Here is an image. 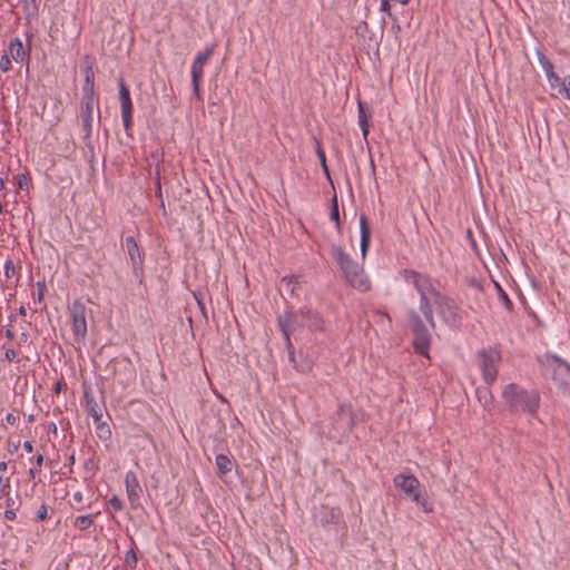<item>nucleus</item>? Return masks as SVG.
<instances>
[{
	"instance_id": "f3484780",
	"label": "nucleus",
	"mask_w": 570,
	"mask_h": 570,
	"mask_svg": "<svg viewBox=\"0 0 570 570\" xmlns=\"http://www.w3.org/2000/svg\"><path fill=\"white\" fill-rule=\"evenodd\" d=\"M288 361L293 367L299 373H309L314 366L313 360L303 352L295 354V347L293 346V355L288 354Z\"/></svg>"
},
{
	"instance_id": "0e129e2a",
	"label": "nucleus",
	"mask_w": 570,
	"mask_h": 570,
	"mask_svg": "<svg viewBox=\"0 0 570 570\" xmlns=\"http://www.w3.org/2000/svg\"><path fill=\"white\" fill-rule=\"evenodd\" d=\"M552 360L559 365V367L562 366V362H566L564 360H562L560 356L558 355H552Z\"/></svg>"
},
{
	"instance_id": "f03ea898",
	"label": "nucleus",
	"mask_w": 570,
	"mask_h": 570,
	"mask_svg": "<svg viewBox=\"0 0 570 570\" xmlns=\"http://www.w3.org/2000/svg\"><path fill=\"white\" fill-rule=\"evenodd\" d=\"M331 255L351 287L363 293L371 288V282L365 274L363 265L354 261L341 246L332 245Z\"/></svg>"
},
{
	"instance_id": "a18cd8bd",
	"label": "nucleus",
	"mask_w": 570,
	"mask_h": 570,
	"mask_svg": "<svg viewBox=\"0 0 570 570\" xmlns=\"http://www.w3.org/2000/svg\"><path fill=\"white\" fill-rule=\"evenodd\" d=\"M10 479L7 476L0 475V494L8 495L10 492Z\"/></svg>"
},
{
	"instance_id": "ea45409f",
	"label": "nucleus",
	"mask_w": 570,
	"mask_h": 570,
	"mask_svg": "<svg viewBox=\"0 0 570 570\" xmlns=\"http://www.w3.org/2000/svg\"><path fill=\"white\" fill-rule=\"evenodd\" d=\"M107 504H108V508L111 509V511L114 513H117V512H119V511H121L124 509V503H122V501L117 495H112L107 501Z\"/></svg>"
},
{
	"instance_id": "680f3d73",
	"label": "nucleus",
	"mask_w": 570,
	"mask_h": 570,
	"mask_svg": "<svg viewBox=\"0 0 570 570\" xmlns=\"http://www.w3.org/2000/svg\"><path fill=\"white\" fill-rule=\"evenodd\" d=\"M43 459H45V458H43V455H42V454H38V455L36 456V464H37V466H38V468H41V466H42Z\"/></svg>"
},
{
	"instance_id": "603ef678",
	"label": "nucleus",
	"mask_w": 570,
	"mask_h": 570,
	"mask_svg": "<svg viewBox=\"0 0 570 570\" xmlns=\"http://www.w3.org/2000/svg\"><path fill=\"white\" fill-rule=\"evenodd\" d=\"M380 11L387 13V16L390 17V13H392V11H391V1L381 0Z\"/></svg>"
},
{
	"instance_id": "7c9ffc66",
	"label": "nucleus",
	"mask_w": 570,
	"mask_h": 570,
	"mask_svg": "<svg viewBox=\"0 0 570 570\" xmlns=\"http://www.w3.org/2000/svg\"><path fill=\"white\" fill-rule=\"evenodd\" d=\"M315 150H316V155L320 159V163H321V166H322V169L324 171V174L326 175V177L330 179L331 178V175H330V169L327 167V164H326V156H325V151L322 147V144L318 139H315Z\"/></svg>"
},
{
	"instance_id": "1a4fd4ad",
	"label": "nucleus",
	"mask_w": 570,
	"mask_h": 570,
	"mask_svg": "<svg viewBox=\"0 0 570 570\" xmlns=\"http://www.w3.org/2000/svg\"><path fill=\"white\" fill-rule=\"evenodd\" d=\"M436 306L438 314L442 321L451 328L459 330L462 325L461 308L453 298L446 297L441 301Z\"/></svg>"
},
{
	"instance_id": "4be33fe9",
	"label": "nucleus",
	"mask_w": 570,
	"mask_h": 570,
	"mask_svg": "<svg viewBox=\"0 0 570 570\" xmlns=\"http://www.w3.org/2000/svg\"><path fill=\"white\" fill-rule=\"evenodd\" d=\"M306 328L311 332L324 331V321L317 312L306 309Z\"/></svg>"
},
{
	"instance_id": "3c124183",
	"label": "nucleus",
	"mask_w": 570,
	"mask_h": 570,
	"mask_svg": "<svg viewBox=\"0 0 570 570\" xmlns=\"http://www.w3.org/2000/svg\"><path fill=\"white\" fill-rule=\"evenodd\" d=\"M20 446V442H12L11 440H8L7 442V450L10 454H14Z\"/></svg>"
},
{
	"instance_id": "f257e3e1",
	"label": "nucleus",
	"mask_w": 570,
	"mask_h": 570,
	"mask_svg": "<svg viewBox=\"0 0 570 570\" xmlns=\"http://www.w3.org/2000/svg\"><path fill=\"white\" fill-rule=\"evenodd\" d=\"M502 399L510 413L537 417L541 401L538 390H527L517 383H509L502 391Z\"/></svg>"
},
{
	"instance_id": "de8ad7c7",
	"label": "nucleus",
	"mask_w": 570,
	"mask_h": 570,
	"mask_svg": "<svg viewBox=\"0 0 570 570\" xmlns=\"http://www.w3.org/2000/svg\"><path fill=\"white\" fill-rule=\"evenodd\" d=\"M390 19L392 20L391 30L395 35V37L397 38V35L401 32V26L399 23V20L396 18V16H394L393 13H390Z\"/></svg>"
},
{
	"instance_id": "69168bd1",
	"label": "nucleus",
	"mask_w": 570,
	"mask_h": 570,
	"mask_svg": "<svg viewBox=\"0 0 570 570\" xmlns=\"http://www.w3.org/2000/svg\"><path fill=\"white\" fill-rule=\"evenodd\" d=\"M28 474H29V476H30L31 479H35V478H36V475H37V470H36V469H33V468H31V469H29Z\"/></svg>"
},
{
	"instance_id": "39448f33",
	"label": "nucleus",
	"mask_w": 570,
	"mask_h": 570,
	"mask_svg": "<svg viewBox=\"0 0 570 570\" xmlns=\"http://www.w3.org/2000/svg\"><path fill=\"white\" fill-rule=\"evenodd\" d=\"M479 367L482 372L483 381L492 385L499 373L501 362V348L499 345L484 347L478 351Z\"/></svg>"
},
{
	"instance_id": "338daca9",
	"label": "nucleus",
	"mask_w": 570,
	"mask_h": 570,
	"mask_svg": "<svg viewBox=\"0 0 570 570\" xmlns=\"http://www.w3.org/2000/svg\"><path fill=\"white\" fill-rule=\"evenodd\" d=\"M8 469V463L6 461L0 462V471L6 472Z\"/></svg>"
},
{
	"instance_id": "a878e982",
	"label": "nucleus",
	"mask_w": 570,
	"mask_h": 570,
	"mask_svg": "<svg viewBox=\"0 0 570 570\" xmlns=\"http://www.w3.org/2000/svg\"><path fill=\"white\" fill-rule=\"evenodd\" d=\"M96 434L99 440L102 442H108L111 440V429L108 423L104 422L102 419H99V421H94Z\"/></svg>"
},
{
	"instance_id": "aec40b11",
	"label": "nucleus",
	"mask_w": 570,
	"mask_h": 570,
	"mask_svg": "<svg viewBox=\"0 0 570 570\" xmlns=\"http://www.w3.org/2000/svg\"><path fill=\"white\" fill-rule=\"evenodd\" d=\"M106 371L109 372L112 376H116L121 371L129 372V373L134 372L130 361L126 357L112 358L107 364Z\"/></svg>"
},
{
	"instance_id": "6ab92c4d",
	"label": "nucleus",
	"mask_w": 570,
	"mask_h": 570,
	"mask_svg": "<svg viewBox=\"0 0 570 570\" xmlns=\"http://www.w3.org/2000/svg\"><path fill=\"white\" fill-rule=\"evenodd\" d=\"M8 55L16 62H22L26 58L29 61L30 49L26 51L21 39L14 38L9 43Z\"/></svg>"
},
{
	"instance_id": "c85d7f7f",
	"label": "nucleus",
	"mask_w": 570,
	"mask_h": 570,
	"mask_svg": "<svg viewBox=\"0 0 570 570\" xmlns=\"http://www.w3.org/2000/svg\"><path fill=\"white\" fill-rule=\"evenodd\" d=\"M81 99H98L95 92V78H85Z\"/></svg>"
},
{
	"instance_id": "2eb2a0df",
	"label": "nucleus",
	"mask_w": 570,
	"mask_h": 570,
	"mask_svg": "<svg viewBox=\"0 0 570 570\" xmlns=\"http://www.w3.org/2000/svg\"><path fill=\"white\" fill-rule=\"evenodd\" d=\"M336 422L344 432H351L354 428L353 410L351 404L342 403L336 411Z\"/></svg>"
},
{
	"instance_id": "864d4df0",
	"label": "nucleus",
	"mask_w": 570,
	"mask_h": 570,
	"mask_svg": "<svg viewBox=\"0 0 570 570\" xmlns=\"http://www.w3.org/2000/svg\"><path fill=\"white\" fill-rule=\"evenodd\" d=\"M6 360L12 362L17 357V352L13 348H8L4 353Z\"/></svg>"
},
{
	"instance_id": "e2e57ef3",
	"label": "nucleus",
	"mask_w": 570,
	"mask_h": 570,
	"mask_svg": "<svg viewBox=\"0 0 570 570\" xmlns=\"http://www.w3.org/2000/svg\"><path fill=\"white\" fill-rule=\"evenodd\" d=\"M560 368L570 375V364L567 361L562 362V366Z\"/></svg>"
},
{
	"instance_id": "4d7b16f0",
	"label": "nucleus",
	"mask_w": 570,
	"mask_h": 570,
	"mask_svg": "<svg viewBox=\"0 0 570 570\" xmlns=\"http://www.w3.org/2000/svg\"><path fill=\"white\" fill-rule=\"evenodd\" d=\"M6 422L10 425H13L17 422V416L13 415L12 413H8L6 415Z\"/></svg>"
},
{
	"instance_id": "6e6d98bb",
	"label": "nucleus",
	"mask_w": 570,
	"mask_h": 570,
	"mask_svg": "<svg viewBox=\"0 0 570 570\" xmlns=\"http://www.w3.org/2000/svg\"><path fill=\"white\" fill-rule=\"evenodd\" d=\"M16 517H17L16 509H7L4 511V518L7 520L13 521L16 519Z\"/></svg>"
},
{
	"instance_id": "37998d69",
	"label": "nucleus",
	"mask_w": 570,
	"mask_h": 570,
	"mask_svg": "<svg viewBox=\"0 0 570 570\" xmlns=\"http://www.w3.org/2000/svg\"><path fill=\"white\" fill-rule=\"evenodd\" d=\"M426 292H429L434 297V305H438L441 301L446 298L448 296L438 291L432 283L430 282V287H428Z\"/></svg>"
},
{
	"instance_id": "473e14b6",
	"label": "nucleus",
	"mask_w": 570,
	"mask_h": 570,
	"mask_svg": "<svg viewBox=\"0 0 570 570\" xmlns=\"http://www.w3.org/2000/svg\"><path fill=\"white\" fill-rule=\"evenodd\" d=\"M81 71L85 78H95L94 59L88 55L82 58Z\"/></svg>"
},
{
	"instance_id": "774afa93",
	"label": "nucleus",
	"mask_w": 570,
	"mask_h": 570,
	"mask_svg": "<svg viewBox=\"0 0 570 570\" xmlns=\"http://www.w3.org/2000/svg\"><path fill=\"white\" fill-rule=\"evenodd\" d=\"M6 337L9 338V340H12L14 334L11 330H7L6 333H4Z\"/></svg>"
},
{
	"instance_id": "20e7f679",
	"label": "nucleus",
	"mask_w": 570,
	"mask_h": 570,
	"mask_svg": "<svg viewBox=\"0 0 570 570\" xmlns=\"http://www.w3.org/2000/svg\"><path fill=\"white\" fill-rule=\"evenodd\" d=\"M395 488L402 490L406 497L411 498L424 512L433 511V505L428 500L426 490L413 474H397L394 476Z\"/></svg>"
},
{
	"instance_id": "b1692460",
	"label": "nucleus",
	"mask_w": 570,
	"mask_h": 570,
	"mask_svg": "<svg viewBox=\"0 0 570 570\" xmlns=\"http://www.w3.org/2000/svg\"><path fill=\"white\" fill-rule=\"evenodd\" d=\"M215 463L217 466L218 474L220 476H224L227 473L232 472V470L235 465L234 460L226 454H217L216 459H215Z\"/></svg>"
},
{
	"instance_id": "49530a36",
	"label": "nucleus",
	"mask_w": 570,
	"mask_h": 570,
	"mask_svg": "<svg viewBox=\"0 0 570 570\" xmlns=\"http://www.w3.org/2000/svg\"><path fill=\"white\" fill-rule=\"evenodd\" d=\"M11 58L9 57L8 53H4L0 59V70L3 72H8L9 70H11Z\"/></svg>"
},
{
	"instance_id": "ddd939ff",
	"label": "nucleus",
	"mask_w": 570,
	"mask_h": 570,
	"mask_svg": "<svg viewBox=\"0 0 570 570\" xmlns=\"http://www.w3.org/2000/svg\"><path fill=\"white\" fill-rule=\"evenodd\" d=\"M401 273L404 279L414 286L420 296H422V293H426L431 282L428 275L421 274L414 269H403Z\"/></svg>"
},
{
	"instance_id": "9d476101",
	"label": "nucleus",
	"mask_w": 570,
	"mask_h": 570,
	"mask_svg": "<svg viewBox=\"0 0 570 570\" xmlns=\"http://www.w3.org/2000/svg\"><path fill=\"white\" fill-rule=\"evenodd\" d=\"M125 247L132 267L134 276L142 283L144 277V252L138 246L134 236L125 238Z\"/></svg>"
},
{
	"instance_id": "393cba45",
	"label": "nucleus",
	"mask_w": 570,
	"mask_h": 570,
	"mask_svg": "<svg viewBox=\"0 0 570 570\" xmlns=\"http://www.w3.org/2000/svg\"><path fill=\"white\" fill-rule=\"evenodd\" d=\"M420 311L431 327L434 328L433 308L426 293H422V296H420Z\"/></svg>"
},
{
	"instance_id": "052dcab7",
	"label": "nucleus",
	"mask_w": 570,
	"mask_h": 570,
	"mask_svg": "<svg viewBox=\"0 0 570 570\" xmlns=\"http://www.w3.org/2000/svg\"><path fill=\"white\" fill-rule=\"evenodd\" d=\"M22 446L26 450V452H28V453L32 452V450H33L32 443L30 441H24L22 443Z\"/></svg>"
},
{
	"instance_id": "6e6552de",
	"label": "nucleus",
	"mask_w": 570,
	"mask_h": 570,
	"mask_svg": "<svg viewBox=\"0 0 570 570\" xmlns=\"http://www.w3.org/2000/svg\"><path fill=\"white\" fill-rule=\"evenodd\" d=\"M214 50H215V45L207 47L204 51H199L193 61L191 70H190L191 85H193L194 97L197 100H202L200 83L203 80L204 66L207 63V61L214 55Z\"/></svg>"
},
{
	"instance_id": "2f4dec72",
	"label": "nucleus",
	"mask_w": 570,
	"mask_h": 570,
	"mask_svg": "<svg viewBox=\"0 0 570 570\" xmlns=\"http://www.w3.org/2000/svg\"><path fill=\"white\" fill-rule=\"evenodd\" d=\"M547 78H548V81L550 83V86L552 88H558V92L561 95V87L562 86H566L568 85V77L562 80L556 72L554 70L546 73Z\"/></svg>"
},
{
	"instance_id": "58836bf2",
	"label": "nucleus",
	"mask_w": 570,
	"mask_h": 570,
	"mask_svg": "<svg viewBox=\"0 0 570 570\" xmlns=\"http://www.w3.org/2000/svg\"><path fill=\"white\" fill-rule=\"evenodd\" d=\"M125 563L128 568L135 569L138 563V558L134 549H129L125 554Z\"/></svg>"
},
{
	"instance_id": "09e8293b",
	"label": "nucleus",
	"mask_w": 570,
	"mask_h": 570,
	"mask_svg": "<svg viewBox=\"0 0 570 570\" xmlns=\"http://www.w3.org/2000/svg\"><path fill=\"white\" fill-rule=\"evenodd\" d=\"M48 518V509L46 504H41L37 511V520L45 521Z\"/></svg>"
},
{
	"instance_id": "e433bc0d",
	"label": "nucleus",
	"mask_w": 570,
	"mask_h": 570,
	"mask_svg": "<svg viewBox=\"0 0 570 570\" xmlns=\"http://www.w3.org/2000/svg\"><path fill=\"white\" fill-rule=\"evenodd\" d=\"M537 56H538L539 63L546 73L553 70V63L541 50H539V49L537 50Z\"/></svg>"
},
{
	"instance_id": "9b49d317",
	"label": "nucleus",
	"mask_w": 570,
	"mask_h": 570,
	"mask_svg": "<svg viewBox=\"0 0 570 570\" xmlns=\"http://www.w3.org/2000/svg\"><path fill=\"white\" fill-rule=\"evenodd\" d=\"M343 514L340 508H331L321 504L314 508L313 521L316 525L327 528L331 524H338L342 521Z\"/></svg>"
},
{
	"instance_id": "8fccbe9b",
	"label": "nucleus",
	"mask_w": 570,
	"mask_h": 570,
	"mask_svg": "<svg viewBox=\"0 0 570 570\" xmlns=\"http://www.w3.org/2000/svg\"><path fill=\"white\" fill-rule=\"evenodd\" d=\"M194 297L195 299L197 301V304L199 306V309L202 311V313L206 316V307H205V304L203 302V295L202 293H198V292H194Z\"/></svg>"
},
{
	"instance_id": "72a5a7b5",
	"label": "nucleus",
	"mask_w": 570,
	"mask_h": 570,
	"mask_svg": "<svg viewBox=\"0 0 570 570\" xmlns=\"http://www.w3.org/2000/svg\"><path fill=\"white\" fill-rule=\"evenodd\" d=\"M494 287L497 289V293H498V296H499V299L502 302V304L504 305V307L510 312L513 309V303L512 301L510 299L509 295L505 293V291L502 288V286L500 285V283L498 282H494Z\"/></svg>"
},
{
	"instance_id": "423d86ee",
	"label": "nucleus",
	"mask_w": 570,
	"mask_h": 570,
	"mask_svg": "<svg viewBox=\"0 0 570 570\" xmlns=\"http://www.w3.org/2000/svg\"><path fill=\"white\" fill-rule=\"evenodd\" d=\"M95 108L97 114V120L100 122L101 114L99 108V99H81L80 104V121L83 130V141L87 146H90V138L92 134V124L95 116Z\"/></svg>"
},
{
	"instance_id": "4c0bfd02",
	"label": "nucleus",
	"mask_w": 570,
	"mask_h": 570,
	"mask_svg": "<svg viewBox=\"0 0 570 570\" xmlns=\"http://www.w3.org/2000/svg\"><path fill=\"white\" fill-rule=\"evenodd\" d=\"M18 188L21 190H28L30 185V176L28 173H21L16 176Z\"/></svg>"
},
{
	"instance_id": "79ce46f5",
	"label": "nucleus",
	"mask_w": 570,
	"mask_h": 570,
	"mask_svg": "<svg viewBox=\"0 0 570 570\" xmlns=\"http://www.w3.org/2000/svg\"><path fill=\"white\" fill-rule=\"evenodd\" d=\"M119 101L130 99V91L124 79H119Z\"/></svg>"
},
{
	"instance_id": "5fc2aeb1",
	"label": "nucleus",
	"mask_w": 570,
	"mask_h": 570,
	"mask_svg": "<svg viewBox=\"0 0 570 570\" xmlns=\"http://www.w3.org/2000/svg\"><path fill=\"white\" fill-rule=\"evenodd\" d=\"M561 95L570 100V76H568V85L561 87Z\"/></svg>"
},
{
	"instance_id": "f8f14e48",
	"label": "nucleus",
	"mask_w": 570,
	"mask_h": 570,
	"mask_svg": "<svg viewBox=\"0 0 570 570\" xmlns=\"http://www.w3.org/2000/svg\"><path fill=\"white\" fill-rule=\"evenodd\" d=\"M125 488L130 508L136 510L141 507L142 488L138 481L137 474L134 471H128L125 475Z\"/></svg>"
},
{
	"instance_id": "4468645a",
	"label": "nucleus",
	"mask_w": 570,
	"mask_h": 570,
	"mask_svg": "<svg viewBox=\"0 0 570 570\" xmlns=\"http://www.w3.org/2000/svg\"><path fill=\"white\" fill-rule=\"evenodd\" d=\"M430 345L431 334L426 326L413 334V348L416 354L429 357Z\"/></svg>"
},
{
	"instance_id": "7ed1b4c3",
	"label": "nucleus",
	"mask_w": 570,
	"mask_h": 570,
	"mask_svg": "<svg viewBox=\"0 0 570 570\" xmlns=\"http://www.w3.org/2000/svg\"><path fill=\"white\" fill-rule=\"evenodd\" d=\"M277 325L284 337L287 354L293 355L291 335L306 328V309L284 311L277 316Z\"/></svg>"
},
{
	"instance_id": "a19ab883",
	"label": "nucleus",
	"mask_w": 570,
	"mask_h": 570,
	"mask_svg": "<svg viewBox=\"0 0 570 570\" xmlns=\"http://www.w3.org/2000/svg\"><path fill=\"white\" fill-rule=\"evenodd\" d=\"M17 273V267L11 258H8L4 263V276L7 279L13 277Z\"/></svg>"
},
{
	"instance_id": "412c9836",
	"label": "nucleus",
	"mask_w": 570,
	"mask_h": 570,
	"mask_svg": "<svg viewBox=\"0 0 570 570\" xmlns=\"http://www.w3.org/2000/svg\"><path fill=\"white\" fill-rule=\"evenodd\" d=\"M120 109H121V119L122 125L125 128V131L127 135H130V130L132 128V112H134V106L131 98L128 100L120 101Z\"/></svg>"
},
{
	"instance_id": "cd10ccee",
	"label": "nucleus",
	"mask_w": 570,
	"mask_h": 570,
	"mask_svg": "<svg viewBox=\"0 0 570 570\" xmlns=\"http://www.w3.org/2000/svg\"><path fill=\"white\" fill-rule=\"evenodd\" d=\"M407 318L413 334L425 327L424 322L422 321V318L420 317L415 309H410L407 312Z\"/></svg>"
},
{
	"instance_id": "0eeeda50",
	"label": "nucleus",
	"mask_w": 570,
	"mask_h": 570,
	"mask_svg": "<svg viewBox=\"0 0 570 570\" xmlns=\"http://www.w3.org/2000/svg\"><path fill=\"white\" fill-rule=\"evenodd\" d=\"M71 316V328L75 341L85 343L87 337V307L80 299H75L69 308Z\"/></svg>"
},
{
	"instance_id": "13d9d810",
	"label": "nucleus",
	"mask_w": 570,
	"mask_h": 570,
	"mask_svg": "<svg viewBox=\"0 0 570 570\" xmlns=\"http://www.w3.org/2000/svg\"><path fill=\"white\" fill-rule=\"evenodd\" d=\"M6 497H7V499H6L7 509H14V505H16L14 500L9 494Z\"/></svg>"
},
{
	"instance_id": "bb28decb",
	"label": "nucleus",
	"mask_w": 570,
	"mask_h": 570,
	"mask_svg": "<svg viewBox=\"0 0 570 570\" xmlns=\"http://www.w3.org/2000/svg\"><path fill=\"white\" fill-rule=\"evenodd\" d=\"M371 115H366L363 106L361 102H358V126L362 130V135L364 139L367 138L370 132V122H371Z\"/></svg>"
},
{
	"instance_id": "dca6fc26",
	"label": "nucleus",
	"mask_w": 570,
	"mask_h": 570,
	"mask_svg": "<svg viewBox=\"0 0 570 570\" xmlns=\"http://www.w3.org/2000/svg\"><path fill=\"white\" fill-rule=\"evenodd\" d=\"M83 400L86 411L94 419V421H99V419H102L101 409L99 407L90 386L83 385Z\"/></svg>"
},
{
	"instance_id": "a211bd4d",
	"label": "nucleus",
	"mask_w": 570,
	"mask_h": 570,
	"mask_svg": "<svg viewBox=\"0 0 570 570\" xmlns=\"http://www.w3.org/2000/svg\"><path fill=\"white\" fill-rule=\"evenodd\" d=\"M360 230H361V240H360V247H361V255L364 259L366 257L370 244H371V227L368 225V220L365 215H361L360 217Z\"/></svg>"
},
{
	"instance_id": "5701e85b",
	"label": "nucleus",
	"mask_w": 570,
	"mask_h": 570,
	"mask_svg": "<svg viewBox=\"0 0 570 570\" xmlns=\"http://www.w3.org/2000/svg\"><path fill=\"white\" fill-rule=\"evenodd\" d=\"M490 386L491 385L487 384V386L478 387L475 391L476 399L482 404V406L488 411L492 409L494 402V396L492 394V391L490 390Z\"/></svg>"
},
{
	"instance_id": "c03bdc74",
	"label": "nucleus",
	"mask_w": 570,
	"mask_h": 570,
	"mask_svg": "<svg viewBox=\"0 0 570 570\" xmlns=\"http://www.w3.org/2000/svg\"><path fill=\"white\" fill-rule=\"evenodd\" d=\"M47 287L43 282H37V294L33 296V299L38 303L43 301Z\"/></svg>"
},
{
	"instance_id": "c756f323",
	"label": "nucleus",
	"mask_w": 570,
	"mask_h": 570,
	"mask_svg": "<svg viewBox=\"0 0 570 570\" xmlns=\"http://www.w3.org/2000/svg\"><path fill=\"white\" fill-rule=\"evenodd\" d=\"M23 12L28 19L36 18L39 12L38 0H23Z\"/></svg>"
},
{
	"instance_id": "c9c22d12",
	"label": "nucleus",
	"mask_w": 570,
	"mask_h": 570,
	"mask_svg": "<svg viewBox=\"0 0 570 570\" xmlns=\"http://www.w3.org/2000/svg\"><path fill=\"white\" fill-rule=\"evenodd\" d=\"M94 524L91 514L79 515L76 518L75 525L80 530H87Z\"/></svg>"
},
{
	"instance_id": "bf43d9fd",
	"label": "nucleus",
	"mask_w": 570,
	"mask_h": 570,
	"mask_svg": "<svg viewBox=\"0 0 570 570\" xmlns=\"http://www.w3.org/2000/svg\"><path fill=\"white\" fill-rule=\"evenodd\" d=\"M157 175H158V177L156 180V187H157L156 195H157V197H159L161 199L163 195H161V185H160L159 173H157Z\"/></svg>"
},
{
	"instance_id": "f704fd0d",
	"label": "nucleus",
	"mask_w": 570,
	"mask_h": 570,
	"mask_svg": "<svg viewBox=\"0 0 570 570\" xmlns=\"http://www.w3.org/2000/svg\"><path fill=\"white\" fill-rule=\"evenodd\" d=\"M330 218L331 220L335 222L336 228L340 230L341 223H340V210H338V203H337V196L334 195L332 198L331 204V210H330Z\"/></svg>"
}]
</instances>
